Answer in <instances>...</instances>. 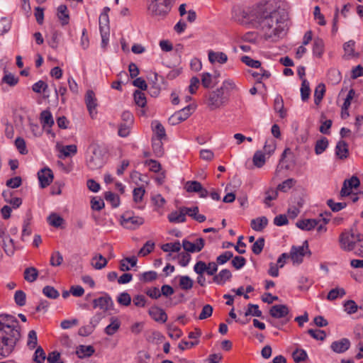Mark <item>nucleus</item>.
Returning a JSON list of instances; mask_svg holds the SVG:
<instances>
[{
    "mask_svg": "<svg viewBox=\"0 0 363 363\" xmlns=\"http://www.w3.org/2000/svg\"><path fill=\"white\" fill-rule=\"evenodd\" d=\"M196 106L189 104L184 107L181 110L175 112L169 118V122L174 125L186 120L195 111Z\"/></svg>",
    "mask_w": 363,
    "mask_h": 363,
    "instance_id": "nucleus-10",
    "label": "nucleus"
},
{
    "mask_svg": "<svg viewBox=\"0 0 363 363\" xmlns=\"http://www.w3.org/2000/svg\"><path fill=\"white\" fill-rule=\"evenodd\" d=\"M113 306V301L108 294H105L103 296L99 297L93 300V308H100L106 312L108 311Z\"/></svg>",
    "mask_w": 363,
    "mask_h": 363,
    "instance_id": "nucleus-13",
    "label": "nucleus"
},
{
    "mask_svg": "<svg viewBox=\"0 0 363 363\" xmlns=\"http://www.w3.org/2000/svg\"><path fill=\"white\" fill-rule=\"evenodd\" d=\"M268 224V220L265 216L257 218L251 220V228L255 231H262Z\"/></svg>",
    "mask_w": 363,
    "mask_h": 363,
    "instance_id": "nucleus-27",
    "label": "nucleus"
},
{
    "mask_svg": "<svg viewBox=\"0 0 363 363\" xmlns=\"http://www.w3.org/2000/svg\"><path fill=\"white\" fill-rule=\"evenodd\" d=\"M265 197L264 199V203L267 206H272L271 201L275 200L278 197V191L277 189H270L265 191Z\"/></svg>",
    "mask_w": 363,
    "mask_h": 363,
    "instance_id": "nucleus-37",
    "label": "nucleus"
},
{
    "mask_svg": "<svg viewBox=\"0 0 363 363\" xmlns=\"http://www.w3.org/2000/svg\"><path fill=\"white\" fill-rule=\"evenodd\" d=\"M21 338V326L16 317L0 315V359L9 357Z\"/></svg>",
    "mask_w": 363,
    "mask_h": 363,
    "instance_id": "nucleus-2",
    "label": "nucleus"
},
{
    "mask_svg": "<svg viewBox=\"0 0 363 363\" xmlns=\"http://www.w3.org/2000/svg\"><path fill=\"white\" fill-rule=\"evenodd\" d=\"M37 342H38V338H37L36 332L33 330H30L28 333V342H27L28 347L30 349L33 350L36 347Z\"/></svg>",
    "mask_w": 363,
    "mask_h": 363,
    "instance_id": "nucleus-58",
    "label": "nucleus"
},
{
    "mask_svg": "<svg viewBox=\"0 0 363 363\" xmlns=\"http://www.w3.org/2000/svg\"><path fill=\"white\" fill-rule=\"evenodd\" d=\"M4 75L1 80V84H6L9 86L13 87L18 83L19 79L18 77H16L12 73L9 72L6 69H4Z\"/></svg>",
    "mask_w": 363,
    "mask_h": 363,
    "instance_id": "nucleus-25",
    "label": "nucleus"
},
{
    "mask_svg": "<svg viewBox=\"0 0 363 363\" xmlns=\"http://www.w3.org/2000/svg\"><path fill=\"white\" fill-rule=\"evenodd\" d=\"M360 185V181L356 176H352L350 179H345L343 182L340 196L341 198L348 196L352 194L353 189H357Z\"/></svg>",
    "mask_w": 363,
    "mask_h": 363,
    "instance_id": "nucleus-11",
    "label": "nucleus"
},
{
    "mask_svg": "<svg viewBox=\"0 0 363 363\" xmlns=\"http://www.w3.org/2000/svg\"><path fill=\"white\" fill-rule=\"evenodd\" d=\"M98 320L95 321L94 324V320H91V325L82 326L79 329L78 334L81 336L86 337L91 334L95 328L96 325L98 323Z\"/></svg>",
    "mask_w": 363,
    "mask_h": 363,
    "instance_id": "nucleus-41",
    "label": "nucleus"
},
{
    "mask_svg": "<svg viewBox=\"0 0 363 363\" xmlns=\"http://www.w3.org/2000/svg\"><path fill=\"white\" fill-rule=\"evenodd\" d=\"M328 146V140L323 137L320 140L316 141L315 145V152L316 155L322 154Z\"/></svg>",
    "mask_w": 363,
    "mask_h": 363,
    "instance_id": "nucleus-39",
    "label": "nucleus"
},
{
    "mask_svg": "<svg viewBox=\"0 0 363 363\" xmlns=\"http://www.w3.org/2000/svg\"><path fill=\"white\" fill-rule=\"evenodd\" d=\"M362 240V235L354 233L352 230L350 233H343L340 237V242L345 250H352L355 243Z\"/></svg>",
    "mask_w": 363,
    "mask_h": 363,
    "instance_id": "nucleus-9",
    "label": "nucleus"
},
{
    "mask_svg": "<svg viewBox=\"0 0 363 363\" xmlns=\"http://www.w3.org/2000/svg\"><path fill=\"white\" fill-rule=\"evenodd\" d=\"M201 184L197 181H189L185 184L184 188L188 192H197L201 190Z\"/></svg>",
    "mask_w": 363,
    "mask_h": 363,
    "instance_id": "nucleus-52",
    "label": "nucleus"
},
{
    "mask_svg": "<svg viewBox=\"0 0 363 363\" xmlns=\"http://www.w3.org/2000/svg\"><path fill=\"white\" fill-rule=\"evenodd\" d=\"M262 7L253 9L252 10H245L240 7L233 9V18L240 23L245 24L249 22L257 23Z\"/></svg>",
    "mask_w": 363,
    "mask_h": 363,
    "instance_id": "nucleus-5",
    "label": "nucleus"
},
{
    "mask_svg": "<svg viewBox=\"0 0 363 363\" xmlns=\"http://www.w3.org/2000/svg\"><path fill=\"white\" fill-rule=\"evenodd\" d=\"M346 292L343 288H335L331 289L328 296L327 298L330 301H333L337 298L338 297H342L345 295Z\"/></svg>",
    "mask_w": 363,
    "mask_h": 363,
    "instance_id": "nucleus-48",
    "label": "nucleus"
},
{
    "mask_svg": "<svg viewBox=\"0 0 363 363\" xmlns=\"http://www.w3.org/2000/svg\"><path fill=\"white\" fill-rule=\"evenodd\" d=\"M48 88V85L43 80H39L38 82H35L32 86L33 91L38 94L46 92Z\"/></svg>",
    "mask_w": 363,
    "mask_h": 363,
    "instance_id": "nucleus-60",
    "label": "nucleus"
},
{
    "mask_svg": "<svg viewBox=\"0 0 363 363\" xmlns=\"http://www.w3.org/2000/svg\"><path fill=\"white\" fill-rule=\"evenodd\" d=\"M325 92V86L324 84H319L314 91V103L319 105L321 102Z\"/></svg>",
    "mask_w": 363,
    "mask_h": 363,
    "instance_id": "nucleus-34",
    "label": "nucleus"
},
{
    "mask_svg": "<svg viewBox=\"0 0 363 363\" xmlns=\"http://www.w3.org/2000/svg\"><path fill=\"white\" fill-rule=\"evenodd\" d=\"M104 198L108 202H110L113 208L118 207L120 204L119 196L111 191H106Z\"/></svg>",
    "mask_w": 363,
    "mask_h": 363,
    "instance_id": "nucleus-42",
    "label": "nucleus"
},
{
    "mask_svg": "<svg viewBox=\"0 0 363 363\" xmlns=\"http://www.w3.org/2000/svg\"><path fill=\"white\" fill-rule=\"evenodd\" d=\"M219 89H222V91L225 92V94H228L229 96L230 92L236 89L237 86L233 80L227 79L223 82L222 86Z\"/></svg>",
    "mask_w": 363,
    "mask_h": 363,
    "instance_id": "nucleus-55",
    "label": "nucleus"
},
{
    "mask_svg": "<svg viewBox=\"0 0 363 363\" xmlns=\"http://www.w3.org/2000/svg\"><path fill=\"white\" fill-rule=\"evenodd\" d=\"M43 294L49 298L56 299L59 297L60 294L53 286H45L43 289Z\"/></svg>",
    "mask_w": 363,
    "mask_h": 363,
    "instance_id": "nucleus-54",
    "label": "nucleus"
},
{
    "mask_svg": "<svg viewBox=\"0 0 363 363\" xmlns=\"http://www.w3.org/2000/svg\"><path fill=\"white\" fill-rule=\"evenodd\" d=\"M57 16L62 25H67L69 23V16L67 6L62 4L58 6Z\"/></svg>",
    "mask_w": 363,
    "mask_h": 363,
    "instance_id": "nucleus-31",
    "label": "nucleus"
},
{
    "mask_svg": "<svg viewBox=\"0 0 363 363\" xmlns=\"http://www.w3.org/2000/svg\"><path fill=\"white\" fill-rule=\"evenodd\" d=\"M183 208L184 207H181L179 211H175L169 213L168 215L169 221L173 223H184L186 218Z\"/></svg>",
    "mask_w": 363,
    "mask_h": 363,
    "instance_id": "nucleus-21",
    "label": "nucleus"
},
{
    "mask_svg": "<svg viewBox=\"0 0 363 363\" xmlns=\"http://www.w3.org/2000/svg\"><path fill=\"white\" fill-rule=\"evenodd\" d=\"M327 205L330 208V209L333 212H338L347 206V203L345 202L335 203L331 199L327 201Z\"/></svg>",
    "mask_w": 363,
    "mask_h": 363,
    "instance_id": "nucleus-56",
    "label": "nucleus"
},
{
    "mask_svg": "<svg viewBox=\"0 0 363 363\" xmlns=\"http://www.w3.org/2000/svg\"><path fill=\"white\" fill-rule=\"evenodd\" d=\"M94 348L91 345H80L77 349V354L79 357H90L94 353Z\"/></svg>",
    "mask_w": 363,
    "mask_h": 363,
    "instance_id": "nucleus-35",
    "label": "nucleus"
},
{
    "mask_svg": "<svg viewBox=\"0 0 363 363\" xmlns=\"http://www.w3.org/2000/svg\"><path fill=\"white\" fill-rule=\"evenodd\" d=\"M155 247V243L150 240L147 241L143 247L140 250L138 255L140 256H146L150 254Z\"/></svg>",
    "mask_w": 363,
    "mask_h": 363,
    "instance_id": "nucleus-61",
    "label": "nucleus"
},
{
    "mask_svg": "<svg viewBox=\"0 0 363 363\" xmlns=\"http://www.w3.org/2000/svg\"><path fill=\"white\" fill-rule=\"evenodd\" d=\"M324 51V43L323 40L316 38L313 41V55L320 57Z\"/></svg>",
    "mask_w": 363,
    "mask_h": 363,
    "instance_id": "nucleus-36",
    "label": "nucleus"
},
{
    "mask_svg": "<svg viewBox=\"0 0 363 363\" xmlns=\"http://www.w3.org/2000/svg\"><path fill=\"white\" fill-rule=\"evenodd\" d=\"M105 152L104 149L96 143H92L89 146L86 157V165L90 169H98L105 164Z\"/></svg>",
    "mask_w": 363,
    "mask_h": 363,
    "instance_id": "nucleus-3",
    "label": "nucleus"
},
{
    "mask_svg": "<svg viewBox=\"0 0 363 363\" xmlns=\"http://www.w3.org/2000/svg\"><path fill=\"white\" fill-rule=\"evenodd\" d=\"M118 303L124 306H128L131 303V297L127 292L121 293L117 298Z\"/></svg>",
    "mask_w": 363,
    "mask_h": 363,
    "instance_id": "nucleus-59",
    "label": "nucleus"
},
{
    "mask_svg": "<svg viewBox=\"0 0 363 363\" xmlns=\"http://www.w3.org/2000/svg\"><path fill=\"white\" fill-rule=\"evenodd\" d=\"M38 177L42 188L49 186L53 180V174L50 168L42 169L38 172Z\"/></svg>",
    "mask_w": 363,
    "mask_h": 363,
    "instance_id": "nucleus-14",
    "label": "nucleus"
},
{
    "mask_svg": "<svg viewBox=\"0 0 363 363\" xmlns=\"http://www.w3.org/2000/svg\"><path fill=\"white\" fill-rule=\"evenodd\" d=\"M148 313L151 318L157 322L165 323L167 320L165 311L157 306L151 307Z\"/></svg>",
    "mask_w": 363,
    "mask_h": 363,
    "instance_id": "nucleus-18",
    "label": "nucleus"
},
{
    "mask_svg": "<svg viewBox=\"0 0 363 363\" xmlns=\"http://www.w3.org/2000/svg\"><path fill=\"white\" fill-rule=\"evenodd\" d=\"M145 222L143 217L134 216L133 212L125 211L121 216V225L128 230H135Z\"/></svg>",
    "mask_w": 363,
    "mask_h": 363,
    "instance_id": "nucleus-6",
    "label": "nucleus"
},
{
    "mask_svg": "<svg viewBox=\"0 0 363 363\" xmlns=\"http://www.w3.org/2000/svg\"><path fill=\"white\" fill-rule=\"evenodd\" d=\"M311 89L309 87V82L306 79H303L301 87V96L302 101H307L309 99Z\"/></svg>",
    "mask_w": 363,
    "mask_h": 363,
    "instance_id": "nucleus-47",
    "label": "nucleus"
},
{
    "mask_svg": "<svg viewBox=\"0 0 363 363\" xmlns=\"http://www.w3.org/2000/svg\"><path fill=\"white\" fill-rule=\"evenodd\" d=\"M85 102L91 118L96 114V108L97 106L95 94L92 90H88L85 96Z\"/></svg>",
    "mask_w": 363,
    "mask_h": 363,
    "instance_id": "nucleus-15",
    "label": "nucleus"
},
{
    "mask_svg": "<svg viewBox=\"0 0 363 363\" xmlns=\"http://www.w3.org/2000/svg\"><path fill=\"white\" fill-rule=\"evenodd\" d=\"M289 313V309L286 305L279 304L271 307L269 314L274 318H285Z\"/></svg>",
    "mask_w": 363,
    "mask_h": 363,
    "instance_id": "nucleus-16",
    "label": "nucleus"
},
{
    "mask_svg": "<svg viewBox=\"0 0 363 363\" xmlns=\"http://www.w3.org/2000/svg\"><path fill=\"white\" fill-rule=\"evenodd\" d=\"M335 154L341 160L346 159L349 155L347 143L344 140H340L335 147Z\"/></svg>",
    "mask_w": 363,
    "mask_h": 363,
    "instance_id": "nucleus-19",
    "label": "nucleus"
},
{
    "mask_svg": "<svg viewBox=\"0 0 363 363\" xmlns=\"http://www.w3.org/2000/svg\"><path fill=\"white\" fill-rule=\"evenodd\" d=\"M48 221L49 224L55 228H60L64 222V219L57 213H51L48 218Z\"/></svg>",
    "mask_w": 363,
    "mask_h": 363,
    "instance_id": "nucleus-44",
    "label": "nucleus"
},
{
    "mask_svg": "<svg viewBox=\"0 0 363 363\" xmlns=\"http://www.w3.org/2000/svg\"><path fill=\"white\" fill-rule=\"evenodd\" d=\"M292 356L296 363L303 362L308 358L306 352L303 349H296L293 352Z\"/></svg>",
    "mask_w": 363,
    "mask_h": 363,
    "instance_id": "nucleus-53",
    "label": "nucleus"
},
{
    "mask_svg": "<svg viewBox=\"0 0 363 363\" xmlns=\"http://www.w3.org/2000/svg\"><path fill=\"white\" fill-rule=\"evenodd\" d=\"M253 164L257 167H262L265 164V155L262 151H257L253 156Z\"/></svg>",
    "mask_w": 363,
    "mask_h": 363,
    "instance_id": "nucleus-50",
    "label": "nucleus"
},
{
    "mask_svg": "<svg viewBox=\"0 0 363 363\" xmlns=\"http://www.w3.org/2000/svg\"><path fill=\"white\" fill-rule=\"evenodd\" d=\"M245 316L252 315L255 317H262V312L259 309V306L257 304L249 303L247 309L245 313Z\"/></svg>",
    "mask_w": 363,
    "mask_h": 363,
    "instance_id": "nucleus-40",
    "label": "nucleus"
},
{
    "mask_svg": "<svg viewBox=\"0 0 363 363\" xmlns=\"http://www.w3.org/2000/svg\"><path fill=\"white\" fill-rule=\"evenodd\" d=\"M306 254L310 256L311 252L308 248V241L305 240L301 246L293 245L289 256L294 264H299L303 262V257Z\"/></svg>",
    "mask_w": 363,
    "mask_h": 363,
    "instance_id": "nucleus-8",
    "label": "nucleus"
},
{
    "mask_svg": "<svg viewBox=\"0 0 363 363\" xmlns=\"http://www.w3.org/2000/svg\"><path fill=\"white\" fill-rule=\"evenodd\" d=\"M320 220L318 219H305L298 220L296 226L303 230H311L318 225Z\"/></svg>",
    "mask_w": 363,
    "mask_h": 363,
    "instance_id": "nucleus-24",
    "label": "nucleus"
},
{
    "mask_svg": "<svg viewBox=\"0 0 363 363\" xmlns=\"http://www.w3.org/2000/svg\"><path fill=\"white\" fill-rule=\"evenodd\" d=\"M228 101V95L225 94V92L218 88L209 93L208 106L211 110H214L225 105Z\"/></svg>",
    "mask_w": 363,
    "mask_h": 363,
    "instance_id": "nucleus-7",
    "label": "nucleus"
},
{
    "mask_svg": "<svg viewBox=\"0 0 363 363\" xmlns=\"http://www.w3.org/2000/svg\"><path fill=\"white\" fill-rule=\"evenodd\" d=\"M152 127L154 133L152 138H159L160 140H164L167 138L165 129L159 121H155L152 122Z\"/></svg>",
    "mask_w": 363,
    "mask_h": 363,
    "instance_id": "nucleus-23",
    "label": "nucleus"
},
{
    "mask_svg": "<svg viewBox=\"0 0 363 363\" xmlns=\"http://www.w3.org/2000/svg\"><path fill=\"white\" fill-rule=\"evenodd\" d=\"M204 245L205 240L201 238H197L195 242H191L187 240L182 241V247L186 252H199L203 248Z\"/></svg>",
    "mask_w": 363,
    "mask_h": 363,
    "instance_id": "nucleus-12",
    "label": "nucleus"
},
{
    "mask_svg": "<svg viewBox=\"0 0 363 363\" xmlns=\"http://www.w3.org/2000/svg\"><path fill=\"white\" fill-rule=\"evenodd\" d=\"M157 278V274L155 271L145 272L139 276L140 281L147 283L155 280Z\"/></svg>",
    "mask_w": 363,
    "mask_h": 363,
    "instance_id": "nucleus-49",
    "label": "nucleus"
},
{
    "mask_svg": "<svg viewBox=\"0 0 363 363\" xmlns=\"http://www.w3.org/2000/svg\"><path fill=\"white\" fill-rule=\"evenodd\" d=\"M287 19L288 14L284 9L269 13L262 7L257 23L265 40L276 42L286 35Z\"/></svg>",
    "mask_w": 363,
    "mask_h": 363,
    "instance_id": "nucleus-1",
    "label": "nucleus"
},
{
    "mask_svg": "<svg viewBox=\"0 0 363 363\" xmlns=\"http://www.w3.org/2000/svg\"><path fill=\"white\" fill-rule=\"evenodd\" d=\"M40 121L43 126L51 127L54 124V120L52 113L48 110L43 111L40 113Z\"/></svg>",
    "mask_w": 363,
    "mask_h": 363,
    "instance_id": "nucleus-33",
    "label": "nucleus"
},
{
    "mask_svg": "<svg viewBox=\"0 0 363 363\" xmlns=\"http://www.w3.org/2000/svg\"><path fill=\"white\" fill-rule=\"evenodd\" d=\"M274 108L276 112L279 113V116L281 118H284L286 116V112L284 109V100L281 96L277 95L275 97L274 101Z\"/></svg>",
    "mask_w": 363,
    "mask_h": 363,
    "instance_id": "nucleus-28",
    "label": "nucleus"
},
{
    "mask_svg": "<svg viewBox=\"0 0 363 363\" xmlns=\"http://www.w3.org/2000/svg\"><path fill=\"white\" fill-rule=\"evenodd\" d=\"M232 277V274L229 269H222L218 274L213 277V282L219 285L224 284L227 281L230 280Z\"/></svg>",
    "mask_w": 363,
    "mask_h": 363,
    "instance_id": "nucleus-22",
    "label": "nucleus"
},
{
    "mask_svg": "<svg viewBox=\"0 0 363 363\" xmlns=\"http://www.w3.org/2000/svg\"><path fill=\"white\" fill-rule=\"evenodd\" d=\"M182 245L179 241L174 242H168L162 245L161 248L164 252H178L180 251Z\"/></svg>",
    "mask_w": 363,
    "mask_h": 363,
    "instance_id": "nucleus-46",
    "label": "nucleus"
},
{
    "mask_svg": "<svg viewBox=\"0 0 363 363\" xmlns=\"http://www.w3.org/2000/svg\"><path fill=\"white\" fill-rule=\"evenodd\" d=\"M38 277V271L34 267H29L25 269L23 272L24 279L30 283L34 282Z\"/></svg>",
    "mask_w": 363,
    "mask_h": 363,
    "instance_id": "nucleus-29",
    "label": "nucleus"
},
{
    "mask_svg": "<svg viewBox=\"0 0 363 363\" xmlns=\"http://www.w3.org/2000/svg\"><path fill=\"white\" fill-rule=\"evenodd\" d=\"M350 347V341L347 338H342L340 340L331 343L330 348L335 353H343Z\"/></svg>",
    "mask_w": 363,
    "mask_h": 363,
    "instance_id": "nucleus-17",
    "label": "nucleus"
},
{
    "mask_svg": "<svg viewBox=\"0 0 363 363\" xmlns=\"http://www.w3.org/2000/svg\"><path fill=\"white\" fill-rule=\"evenodd\" d=\"M175 0H149L147 10L151 16L164 18L170 12Z\"/></svg>",
    "mask_w": 363,
    "mask_h": 363,
    "instance_id": "nucleus-4",
    "label": "nucleus"
},
{
    "mask_svg": "<svg viewBox=\"0 0 363 363\" xmlns=\"http://www.w3.org/2000/svg\"><path fill=\"white\" fill-rule=\"evenodd\" d=\"M107 259L101 254H97L91 259V264L96 269H101L107 265Z\"/></svg>",
    "mask_w": 363,
    "mask_h": 363,
    "instance_id": "nucleus-26",
    "label": "nucleus"
},
{
    "mask_svg": "<svg viewBox=\"0 0 363 363\" xmlns=\"http://www.w3.org/2000/svg\"><path fill=\"white\" fill-rule=\"evenodd\" d=\"M194 281L188 276H182L179 279V287L183 290H189L193 287Z\"/></svg>",
    "mask_w": 363,
    "mask_h": 363,
    "instance_id": "nucleus-51",
    "label": "nucleus"
},
{
    "mask_svg": "<svg viewBox=\"0 0 363 363\" xmlns=\"http://www.w3.org/2000/svg\"><path fill=\"white\" fill-rule=\"evenodd\" d=\"M208 60L212 64L215 62L224 64L228 61V56L223 52H214L210 50L208 52Z\"/></svg>",
    "mask_w": 363,
    "mask_h": 363,
    "instance_id": "nucleus-20",
    "label": "nucleus"
},
{
    "mask_svg": "<svg viewBox=\"0 0 363 363\" xmlns=\"http://www.w3.org/2000/svg\"><path fill=\"white\" fill-rule=\"evenodd\" d=\"M296 181L294 179L290 178L286 179L277 186V190L282 192H286L291 189L296 184Z\"/></svg>",
    "mask_w": 363,
    "mask_h": 363,
    "instance_id": "nucleus-43",
    "label": "nucleus"
},
{
    "mask_svg": "<svg viewBox=\"0 0 363 363\" xmlns=\"http://www.w3.org/2000/svg\"><path fill=\"white\" fill-rule=\"evenodd\" d=\"M63 261V257L62 254L57 251L52 254L50 257V264L53 267H57L60 266Z\"/></svg>",
    "mask_w": 363,
    "mask_h": 363,
    "instance_id": "nucleus-64",
    "label": "nucleus"
},
{
    "mask_svg": "<svg viewBox=\"0 0 363 363\" xmlns=\"http://www.w3.org/2000/svg\"><path fill=\"white\" fill-rule=\"evenodd\" d=\"M77 152V147L75 145H69L62 147L60 150V152L64 155V157H67L70 155H74Z\"/></svg>",
    "mask_w": 363,
    "mask_h": 363,
    "instance_id": "nucleus-62",
    "label": "nucleus"
},
{
    "mask_svg": "<svg viewBox=\"0 0 363 363\" xmlns=\"http://www.w3.org/2000/svg\"><path fill=\"white\" fill-rule=\"evenodd\" d=\"M100 33L109 34V18L108 16L106 13H101L99 19Z\"/></svg>",
    "mask_w": 363,
    "mask_h": 363,
    "instance_id": "nucleus-30",
    "label": "nucleus"
},
{
    "mask_svg": "<svg viewBox=\"0 0 363 363\" xmlns=\"http://www.w3.org/2000/svg\"><path fill=\"white\" fill-rule=\"evenodd\" d=\"M134 101L135 104L142 108H144L146 106L147 100L145 93L142 92L140 90H135L134 94Z\"/></svg>",
    "mask_w": 363,
    "mask_h": 363,
    "instance_id": "nucleus-38",
    "label": "nucleus"
},
{
    "mask_svg": "<svg viewBox=\"0 0 363 363\" xmlns=\"http://www.w3.org/2000/svg\"><path fill=\"white\" fill-rule=\"evenodd\" d=\"M345 311L348 314H353L358 310V306L353 300H349L344 303Z\"/></svg>",
    "mask_w": 363,
    "mask_h": 363,
    "instance_id": "nucleus-63",
    "label": "nucleus"
},
{
    "mask_svg": "<svg viewBox=\"0 0 363 363\" xmlns=\"http://www.w3.org/2000/svg\"><path fill=\"white\" fill-rule=\"evenodd\" d=\"M152 150L156 157H162L164 155L162 140L152 138Z\"/></svg>",
    "mask_w": 363,
    "mask_h": 363,
    "instance_id": "nucleus-32",
    "label": "nucleus"
},
{
    "mask_svg": "<svg viewBox=\"0 0 363 363\" xmlns=\"http://www.w3.org/2000/svg\"><path fill=\"white\" fill-rule=\"evenodd\" d=\"M120 325L121 323L118 319H112L111 323L105 328L106 334L108 335H113L118 330Z\"/></svg>",
    "mask_w": 363,
    "mask_h": 363,
    "instance_id": "nucleus-45",
    "label": "nucleus"
},
{
    "mask_svg": "<svg viewBox=\"0 0 363 363\" xmlns=\"http://www.w3.org/2000/svg\"><path fill=\"white\" fill-rule=\"evenodd\" d=\"M264 246V238H259L252 245V250L254 254L259 255Z\"/></svg>",
    "mask_w": 363,
    "mask_h": 363,
    "instance_id": "nucleus-57",
    "label": "nucleus"
}]
</instances>
